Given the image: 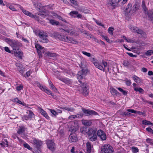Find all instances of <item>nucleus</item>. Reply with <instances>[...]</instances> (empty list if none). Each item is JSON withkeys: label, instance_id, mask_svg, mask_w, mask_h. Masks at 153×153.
I'll list each match as a JSON object with an SVG mask.
<instances>
[{"label": "nucleus", "instance_id": "f257e3e1", "mask_svg": "<svg viewBox=\"0 0 153 153\" xmlns=\"http://www.w3.org/2000/svg\"><path fill=\"white\" fill-rule=\"evenodd\" d=\"M88 72V70L83 69L79 71L77 75V78L81 84L77 90L85 96L88 95L89 93L88 85L87 82H84Z\"/></svg>", "mask_w": 153, "mask_h": 153}, {"label": "nucleus", "instance_id": "f03ea898", "mask_svg": "<svg viewBox=\"0 0 153 153\" xmlns=\"http://www.w3.org/2000/svg\"><path fill=\"white\" fill-rule=\"evenodd\" d=\"M54 36L55 37L58 38L60 40L65 42L74 44H77L78 42L76 40L71 37L64 36L58 32L55 33Z\"/></svg>", "mask_w": 153, "mask_h": 153}, {"label": "nucleus", "instance_id": "7ed1b4c3", "mask_svg": "<svg viewBox=\"0 0 153 153\" xmlns=\"http://www.w3.org/2000/svg\"><path fill=\"white\" fill-rule=\"evenodd\" d=\"M132 4L131 3H129L126 8V11L127 13H130L131 14L135 13L139 8L140 5L138 2H135V4L132 7Z\"/></svg>", "mask_w": 153, "mask_h": 153}, {"label": "nucleus", "instance_id": "20e7f679", "mask_svg": "<svg viewBox=\"0 0 153 153\" xmlns=\"http://www.w3.org/2000/svg\"><path fill=\"white\" fill-rule=\"evenodd\" d=\"M141 6L144 13L148 16L149 20L153 23V13L152 10H148L147 8L146 7L144 1H142Z\"/></svg>", "mask_w": 153, "mask_h": 153}, {"label": "nucleus", "instance_id": "39448f33", "mask_svg": "<svg viewBox=\"0 0 153 153\" xmlns=\"http://www.w3.org/2000/svg\"><path fill=\"white\" fill-rule=\"evenodd\" d=\"M113 148L109 144H105L101 148V153H113Z\"/></svg>", "mask_w": 153, "mask_h": 153}, {"label": "nucleus", "instance_id": "423d86ee", "mask_svg": "<svg viewBox=\"0 0 153 153\" xmlns=\"http://www.w3.org/2000/svg\"><path fill=\"white\" fill-rule=\"evenodd\" d=\"M39 36L40 39L41 41L43 43H46L48 42V40L47 37L48 36V34L42 31H39Z\"/></svg>", "mask_w": 153, "mask_h": 153}, {"label": "nucleus", "instance_id": "0eeeda50", "mask_svg": "<svg viewBox=\"0 0 153 153\" xmlns=\"http://www.w3.org/2000/svg\"><path fill=\"white\" fill-rule=\"evenodd\" d=\"M8 43L13 48V50H16L19 46V43L18 41L15 40H12L10 39H7Z\"/></svg>", "mask_w": 153, "mask_h": 153}, {"label": "nucleus", "instance_id": "6e6552de", "mask_svg": "<svg viewBox=\"0 0 153 153\" xmlns=\"http://www.w3.org/2000/svg\"><path fill=\"white\" fill-rule=\"evenodd\" d=\"M31 141L32 143L35 146V147L38 150L37 153L36 152V153H40L41 152L39 149L42 145V142L36 138H34L33 140H31Z\"/></svg>", "mask_w": 153, "mask_h": 153}, {"label": "nucleus", "instance_id": "1a4fd4ad", "mask_svg": "<svg viewBox=\"0 0 153 153\" xmlns=\"http://www.w3.org/2000/svg\"><path fill=\"white\" fill-rule=\"evenodd\" d=\"M82 110L83 113L87 116L93 115H97L98 114L97 112L92 110L86 109L84 108H82Z\"/></svg>", "mask_w": 153, "mask_h": 153}, {"label": "nucleus", "instance_id": "9d476101", "mask_svg": "<svg viewBox=\"0 0 153 153\" xmlns=\"http://www.w3.org/2000/svg\"><path fill=\"white\" fill-rule=\"evenodd\" d=\"M129 27L132 32L135 33H137L138 34L141 35L144 34V32L143 30L137 27L134 26L132 25H130L129 26Z\"/></svg>", "mask_w": 153, "mask_h": 153}, {"label": "nucleus", "instance_id": "9b49d317", "mask_svg": "<svg viewBox=\"0 0 153 153\" xmlns=\"http://www.w3.org/2000/svg\"><path fill=\"white\" fill-rule=\"evenodd\" d=\"M97 134L98 137L102 141L105 140L106 138V135L104 131L101 129L98 130Z\"/></svg>", "mask_w": 153, "mask_h": 153}, {"label": "nucleus", "instance_id": "f8f14e48", "mask_svg": "<svg viewBox=\"0 0 153 153\" xmlns=\"http://www.w3.org/2000/svg\"><path fill=\"white\" fill-rule=\"evenodd\" d=\"M93 120H82V125L85 126H90L91 125Z\"/></svg>", "mask_w": 153, "mask_h": 153}, {"label": "nucleus", "instance_id": "ddd939ff", "mask_svg": "<svg viewBox=\"0 0 153 153\" xmlns=\"http://www.w3.org/2000/svg\"><path fill=\"white\" fill-rule=\"evenodd\" d=\"M79 128V124L77 121L74 123L72 126L71 128V130L72 132H74L78 130Z\"/></svg>", "mask_w": 153, "mask_h": 153}, {"label": "nucleus", "instance_id": "4468645a", "mask_svg": "<svg viewBox=\"0 0 153 153\" xmlns=\"http://www.w3.org/2000/svg\"><path fill=\"white\" fill-rule=\"evenodd\" d=\"M48 148L51 151L54 150V143L51 140H49L47 142Z\"/></svg>", "mask_w": 153, "mask_h": 153}, {"label": "nucleus", "instance_id": "2eb2a0df", "mask_svg": "<svg viewBox=\"0 0 153 153\" xmlns=\"http://www.w3.org/2000/svg\"><path fill=\"white\" fill-rule=\"evenodd\" d=\"M69 140L71 142H75L77 140V138L75 134H71L69 136Z\"/></svg>", "mask_w": 153, "mask_h": 153}, {"label": "nucleus", "instance_id": "dca6fc26", "mask_svg": "<svg viewBox=\"0 0 153 153\" xmlns=\"http://www.w3.org/2000/svg\"><path fill=\"white\" fill-rule=\"evenodd\" d=\"M96 133H97V129H93L92 128H89L88 130L87 134L88 137L91 136Z\"/></svg>", "mask_w": 153, "mask_h": 153}, {"label": "nucleus", "instance_id": "f3484780", "mask_svg": "<svg viewBox=\"0 0 153 153\" xmlns=\"http://www.w3.org/2000/svg\"><path fill=\"white\" fill-rule=\"evenodd\" d=\"M25 131V128L24 126H19L18 128L17 133L19 134L22 135L23 134Z\"/></svg>", "mask_w": 153, "mask_h": 153}, {"label": "nucleus", "instance_id": "a211bd4d", "mask_svg": "<svg viewBox=\"0 0 153 153\" xmlns=\"http://www.w3.org/2000/svg\"><path fill=\"white\" fill-rule=\"evenodd\" d=\"M93 63L96 68L102 71H104V68L102 66L99 64L97 61H96L95 62H94Z\"/></svg>", "mask_w": 153, "mask_h": 153}, {"label": "nucleus", "instance_id": "6ab92c4d", "mask_svg": "<svg viewBox=\"0 0 153 153\" xmlns=\"http://www.w3.org/2000/svg\"><path fill=\"white\" fill-rule=\"evenodd\" d=\"M69 14L71 16H73L74 15H75L76 16V17L78 18H81L82 16L81 14H79L78 12L76 11H71L69 13Z\"/></svg>", "mask_w": 153, "mask_h": 153}, {"label": "nucleus", "instance_id": "aec40b11", "mask_svg": "<svg viewBox=\"0 0 153 153\" xmlns=\"http://www.w3.org/2000/svg\"><path fill=\"white\" fill-rule=\"evenodd\" d=\"M17 69L19 71L20 73L23 75V74L25 71V69L22 67V65L21 64H18L16 65Z\"/></svg>", "mask_w": 153, "mask_h": 153}, {"label": "nucleus", "instance_id": "412c9836", "mask_svg": "<svg viewBox=\"0 0 153 153\" xmlns=\"http://www.w3.org/2000/svg\"><path fill=\"white\" fill-rule=\"evenodd\" d=\"M86 151L88 153L91 152L92 148L91 146V143L89 142H87L86 144Z\"/></svg>", "mask_w": 153, "mask_h": 153}, {"label": "nucleus", "instance_id": "4be33fe9", "mask_svg": "<svg viewBox=\"0 0 153 153\" xmlns=\"http://www.w3.org/2000/svg\"><path fill=\"white\" fill-rule=\"evenodd\" d=\"M97 133L92 134L91 136L88 137V138L91 141H95L97 139Z\"/></svg>", "mask_w": 153, "mask_h": 153}, {"label": "nucleus", "instance_id": "5701e85b", "mask_svg": "<svg viewBox=\"0 0 153 153\" xmlns=\"http://www.w3.org/2000/svg\"><path fill=\"white\" fill-rule=\"evenodd\" d=\"M20 9L22 10V12H23V13L25 14L30 16H31L33 15V14L31 13L30 12H29L28 11L24 10L23 7H20Z\"/></svg>", "mask_w": 153, "mask_h": 153}, {"label": "nucleus", "instance_id": "b1692460", "mask_svg": "<svg viewBox=\"0 0 153 153\" xmlns=\"http://www.w3.org/2000/svg\"><path fill=\"white\" fill-rule=\"evenodd\" d=\"M110 90L111 94L113 96L117 95L120 94L116 89L113 88H111Z\"/></svg>", "mask_w": 153, "mask_h": 153}, {"label": "nucleus", "instance_id": "393cba45", "mask_svg": "<svg viewBox=\"0 0 153 153\" xmlns=\"http://www.w3.org/2000/svg\"><path fill=\"white\" fill-rule=\"evenodd\" d=\"M49 23L52 25H59V22L53 19H49Z\"/></svg>", "mask_w": 153, "mask_h": 153}, {"label": "nucleus", "instance_id": "a878e982", "mask_svg": "<svg viewBox=\"0 0 153 153\" xmlns=\"http://www.w3.org/2000/svg\"><path fill=\"white\" fill-rule=\"evenodd\" d=\"M80 131L82 134H87V128L85 127H83L81 128L80 129Z\"/></svg>", "mask_w": 153, "mask_h": 153}, {"label": "nucleus", "instance_id": "bb28decb", "mask_svg": "<svg viewBox=\"0 0 153 153\" xmlns=\"http://www.w3.org/2000/svg\"><path fill=\"white\" fill-rule=\"evenodd\" d=\"M134 91H138L141 94H143L144 92V90L141 88H134Z\"/></svg>", "mask_w": 153, "mask_h": 153}, {"label": "nucleus", "instance_id": "cd10ccee", "mask_svg": "<svg viewBox=\"0 0 153 153\" xmlns=\"http://www.w3.org/2000/svg\"><path fill=\"white\" fill-rule=\"evenodd\" d=\"M47 55L48 56L53 58L56 57L57 56V55L56 53L50 52H48Z\"/></svg>", "mask_w": 153, "mask_h": 153}, {"label": "nucleus", "instance_id": "c85d7f7f", "mask_svg": "<svg viewBox=\"0 0 153 153\" xmlns=\"http://www.w3.org/2000/svg\"><path fill=\"white\" fill-rule=\"evenodd\" d=\"M64 31L67 32L68 33H69V35H73L75 34V32L72 30H69V29H67V30H64L62 29Z\"/></svg>", "mask_w": 153, "mask_h": 153}, {"label": "nucleus", "instance_id": "c756f323", "mask_svg": "<svg viewBox=\"0 0 153 153\" xmlns=\"http://www.w3.org/2000/svg\"><path fill=\"white\" fill-rule=\"evenodd\" d=\"M35 48H36L37 51H40V50H42L43 48L42 46L39 44L37 43H36L35 44Z\"/></svg>", "mask_w": 153, "mask_h": 153}, {"label": "nucleus", "instance_id": "7c9ffc66", "mask_svg": "<svg viewBox=\"0 0 153 153\" xmlns=\"http://www.w3.org/2000/svg\"><path fill=\"white\" fill-rule=\"evenodd\" d=\"M133 79L136 83H140L141 82V79L136 76H134L133 77Z\"/></svg>", "mask_w": 153, "mask_h": 153}, {"label": "nucleus", "instance_id": "2f4dec72", "mask_svg": "<svg viewBox=\"0 0 153 153\" xmlns=\"http://www.w3.org/2000/svg\"><path fill=\"white\" fill-rule=\"evenodd\" d=\"M142 123L143 124L145 125H150L152 126H153V123H151L150 121L144 120H143Z\"/></svg>", "mask_w": 153, "mask_h": 153}, {"label": "nucleus", "instance_id": "473e14b6", "mask_svg": "<svg viewBox=\"0 0 153 153\" xmlns=\"http://www.w3.org/2000/svg\"><path fill=\"white\" fill-rule=\"evenodd\" d=\"M63 109H65L68 111H70L71 112H73L74 111V109L73 108H70L68 107H64L62 108Z\"/></svg>", "mask_w": 153, "mask_h": 153}, {"label": "nucleus", "instance_id": "72a5a7b5", "mask_svg": "<svg viewBox=\"0 0 153 153\" xmlns=\"http://www.w3.org/2000/svg\"><path fill=\"white\" fill-rule=\"evenodd\" d=\"M60 79L61 81H63V82H64L65 83L67 84H69L71 82L70 80L68 79Z\"/></svg>", "mask_w": 153, "mask_h": 153}, {"label": "nucleus", "instance_id": "f704fd0d", "mask_svg": "<svg viewBox=\"0 0 153 153\" xmlns=\"http://www.w3.org/2000/svg\"><path fill=\"white\" fill-rule=\"evenodd\" d=\"M16 55H17L18 57L22 58L23 55V53L21 51H18V52H16Z\"/></svg>", "mask_w": 153, "mask_h": 153}, {"label": "nucleus", "instance_id": "c9c22d12", "mask_svg": "<svg viewBox=\"0 0 153 153\" xmlns=\"http://www.w3.org/2000/svg\"><path fill=\"white\" fill-rule=\"evenodd\" d=\"M114 28L112 27H109L108 30V33L111 35H112L113 34Z\"/></svg>", "mask_w": 153, "mask_h": 153}, {"label": "nucleus", "instance_id": "e433bc0d", "mask_svg": "<svg viewBox=\"0 0 153 153\" xmlns=\"http://www.w3.org/2000/svg\"><path fill=\"white\" fill-rule=\"evenodd\" d=\"M39 87L42 90L44 91L45 92L46 91V90L47 89L46 87H44L40 84H39Z\"/></svg>", "mask_w": 153, "mask_h": 153}, {"label": "nucleus", "instance_id": "4c0bfd02", "mask_svg": "<svg viewBox=\"0 0 153 153\" xmlns=\"http://www.w3.org/2000/svg\"><path fill=\"white\" fill-rule=\"evenodd\" d=\"M132 150L133 153H136L138 152V149L136 147L133 146L131 148Z\"/></svg>", "mask_w": 153, "mask_h": 153}, {"label": "nucleus", "instance_id": "58836bf2", "mask_svg": "<svg viewBox=\"0 0 153 153\" xmlns=\"http://www.w3.org/2000/svg\"><path fill=\"white\" fill-rule=\"evenodd\" d=\"M30 17L34 18L35 20L37 21L38 22H39V17L37 16L34 15L33 14L32 16Z\"/></svg>", "mask_w": 153, "mask_h": 153}, {"label": "nucleus", "instance_id": "ea45409f", "mask_svg": "<svg viewBox=\"0 0 153 153\" xmlns=\"http://www.w3.org/2000/svg\"><path fill=\"white\" fill-rule=\"evenodd\" d=\"M109 4L114 7V9L115 8V7L117 5V3H116L113 2V0H110L109 1Z\"/></svg>", "mask_w": 153, "mask_h": 153}, {"label": "nucleus", "instance_id": "a19ab883", "mask_svg": "<svg viewBox=\"0 0 153 153\" xmlns=\"http://www.w3.org/2000/svg\"><path fill=\"white\" fill-rule=\"evenodd\" d=\"M23 146L25 148L29 150H31L32 149V148L27 143H24Z\"/></svg>", "mask_w": 153, "mask_h": 153}, {"label": "nucleus", "instance_id": "79ce46f5", "mask_svg": "<svg viewBox=\"0 0 153 153\" xmlns=\"http://www.w3.org/2000/svg\"><path fill=\"white\" fill-rule=\"evenodd\" d=\"M123 64L124 66L127 67L130 64L129 62L126 60L124 61Z\"/></svg>", "mask_w": 153, "mask_h": 153}, {"label": "nucleus", "instance_id": "37998d69", "mask_svg": "<svg viewBox=\"0 0 153 153\" xmlns=\"http://www.w3.org/2000/svg\"><path fill=\"white\" fill-rule=\"evenodd\" d=\"M45 92L48 94L51 95L53 97L54 96L53 94L52 93L51 91L50 90L48 89H47V90H46Z\"/></svg>", "mask_w": 153, "mask_h": 153}, {"label": "nucleus", "instance_id": "c03bdc74", "mask_svg": "<svg viewBox=\"0 0 153 153\" xmlns=\"http://www.w3.org/2000/svg\"><path fill=\"white\" fill-rule=\"evenodd\" d=\"M153 53V51L152 50H150L147 51L145 53V54L147 56H150Z\"/></svg>", "mask_w": 153, "mask_h": 153}, {"label": "nucleus", "instance_id": "a18cd8bd", "mask_svg": "<svg viewBox=\"0 0 153 153\" xmlns=\"http://www.w3.org/2000/svg\"><path fill=\"white\" fill-rule=\"evenodd\" d=\"M42 13H39L38 14V15H40L43 18H44L46 16H47L48 15L47 14H45L44 13H45L43 11L42 12Z\"/></svg>", "mask_w": 153, "mask_h": 153}, {"label": "nucleus", "instance_id": "49530a36", "mask_svg": "<svg viewBox=\"0 0 153 153\" xmlns=\"http://www.w3.org/2000/svg\"><path fill=\"white\" fill-rule=\"evenodd\" d=\"M82 53L84 55L86 56H87L90 57L91 56V54L90 53H88L86 51H82Z\"/></svg>", "mask_w": 153, "mask_h": 153}, {"label": "nucleus", "instance_id": "de8ad7c7", "mask_svg": "<svg viewBox=\"0 0 153 153\" xmlns=\"http://www.w3.org/2000/svg\"><path fill=\"white\" fill-rule=\"evenodd\" d=\"M2 142L6 146H8V142L7 139H3Z\"/></svg>", "mask_w": 153, "mask_h": 153}, {"label": "nucleus", "instance_id": "09e8293b", "mask_svg": "<svg viewBox=\"0 0 153 153\" xmlns=\"http://www.w3.org/2000/svg\"><path fill=\"white\" fill-rule=\"evenodd\" d=\"M80 32L82 33H83L84 34H86L87 36H89L90 34L87 31H86L82 29L80 30Z\"/></svg>", "mask_w": 153, "mask_h": 153}, {"label": "nucleus", "instance_id": "8fccbe9b", "mask_svg": "<svg viewBox=\"0 0 153 153\" xmlns=\"http://www.w3.org/2000/svg\"><path fill=\"white\" fill-rule=\"evenodd\" d=\"M51 87V88L53 91L54 92H56L57 89L55 87V86L53 85V84L51 85H50Z\"/></svg>", "mask_w": 153, "mask_h": 153}, {"label": "nucleus", "instance_id": "3c124183", "mask_svg": "<svg viewBox=\"0 0 153 153\" xmlns=\"http://www.w3.org/2000/svg\"><path fill=\"white\" fill-rule=\"evenodd\" d=\"M76 115V118H81L83 116L84 114L82 113H81Z\"/></svg>", "mask_w": 153, "mask_h": 153}, {"label": "nucleus", "instance_id": "603ef678", "mask_svg": "<svg viewBox=\"0 0 153 153\" xmlns=\"http://www.w3.org/2000/svg\"><path fill=\"white\" fill-rule=\"evenodd\" d=\"M50 110L51 113L54 116H56L58 114L57 112L54 110L50 109Z\"/></svg>", "mask_w": 153, "mask_h": 153}, {"label": "nucleus", "instance_id": "864d4df0", "mask_svg": "<svg viewBox=\"0 0 153 153\" xmlns=\"http://www.w3.org/2000/svg\"><path fill=\"white\" fill-rule=\"evenodd\" d=\"M57 18L59 19V20L62 21L63 22H65L67 23V22L66 20L63 19L61 16L58 15L57 16Z\"/></svg>", "mask_w": 153, "mask_h": 153}, {"label": "nucleus", "instance_id": "5fc2aeb1", "mask_svg": "<svg viewBox=\"0 0 153 153\" xmlns=\"http://www.w3.org/2000/svg\"><path fill=\"white\" fill-rule=\"evenodd\" d=\"M23 86L22 85H20L19 86L16 87V89L18 91H20L23 89Z\"/></svg>", "mask_w": 153, "mask_h": 153}, {"label": "nucleus", "instance_id": "6e6d98bb", "mask_svg": "<svg viewBox=\"0 0 153 153\" xmlns=\"http://www.w3.org/2000/svg\"><path fill=\"white\" fill-rule=\"evenodd\" d=\"M126 53L128 54L130 56L132 57H136L137 56L136 55H134L131 53Z\"/></svg>", "mask_w": 153, "mask_h": 153}, {"label": "nucleus", "instance_id": "4d7b16f0", "mask_svg": "<svg viewBox=\"0 0 153 153\" xmlns=\"http://www.w3.org/2000/svg\"><path fill=\"white\" fill-rule=\"evenodd\" d=\"M127 111L129 112V113L130 112L131 113L137 114V111L134 109H128L127 110Z\"/></svg>", "mask_w": 153, "mask_h": 153}, {"label": "nucleus", "instance_id": "13d9d810", "mask_svg": "<svg viewBox=\"0 0 153 153\" xmlns=\"http://www.w3.org/2000/svg\"><path fill=\"white\" fill-rule=\"evenodd\" d=\"M71 2L75 5H76L77 4V2L76 0H70Z\"/></svg>", "mask_w": 153, "mask_h": 153}, {"label": "nucleus", "instance_id": "bf43d9fd", "mask_svg": "<svg viewBox=\"0 0 153 153\" xmlns=\"http://www.w3.org/2000/svg\"><path fill=\"white\" fill-rule=\"evenodd\" d=\"M122 115H124L125 116H128L132 115V114H131L128 112H122Z\"/></svg>", "mask_w": 153, "mask_h": 153}, {"label": "nucleus", "instance_id": "052dcab7", "mask_svg": "<svg viewBox=\"0 0 153 153\" xmlns=\"http://www.w3.org/2000/svg\"><path fill=\"white\" fill-rule=\"evenodd\" d=\"M102 37L104 38L107 42L109 43H110V40L109 38L106 36H102Z\"/></svg>", "mask_w": 153, "mask_h": 153}, {"label": "nucleus", "instance_id": "680f3d73", "mask_svg": "<svg viewBox=\"0 0 153 153\" xmlns=\"http://www.w3.org/2000/svg\"><path fill=\"white\" fill-rule=\"evenodd\" d=\"M146 130L148 132L153 134V130L150 128L148 127L146 128Z\"/></svg>", "mask_w": 153, "mask_h": 153}, {"label": "nucleus", "instance_id": "e2e57ef3", "mask_svg": "<svg viewBox=\"0 0 153 153\" xmlns=\"http://www.w3.org/2000/svg\"><path fill=\"white\" fill-rule=\"evenodd\" d=\"M131 83V82L130 80H127L126 81V84L128 86H130Z\"/></svg>", "mask_w": 153, "mask_h": 153}, {"label": "nucleus", "instance_id": "0e129e2a", "mask_svg": "<svg viewBox=\"0 0 153 153\" xmlns=\"http://www.w3.org/2000/svg\"><path fill=\"white\" fill-rule=\"evenodd\" d=\"M147 143L152 144L153 141L152 140L149 138H147L146 140Z\"/></svg>", "mask_w": 153, "mask_h": 153}, {"label": "nucleus", "instance_id": "69168bd1", "mask_svg": "<svg viewBox=\"0 0 153 153\" xmlns=\"http://www.w3.org/2000/svg\"><path fill=\"white\" fill-rule=\"evenodd\" d=\"M4 49L6 52L10 53H11V51L9 50L8 47H5L4 48Z\"/></svg>", "mask_w": 153, "mask_h": 153}, {"label": "nucleus", "instance_id": "338daca9", "mask_svg": "<svg viewBox=\"0 0 153 153\" xmlns=\"http://www.w3.org/2000/svg\"><path fill=\"white\" fill-rule=\"evenodd\" d=\"M76 118V115H71L69 116L68 119H71V120H72L73 119H75Z\"/></svg>", "mask_w": 153, "mask_h": 153}, {"label": "nucleus", "instance_id": "774afa93", "mask_svg": "<svg viewBox=\"0 0 153 153\" xmlns=\"http://www.w3.org/2000/svg\"><path fill=\"white\" fill-rule=\"evenodd\" d=\"M12 137L14 139L17 138L19 140H20L19 138L17 137L16 134H13L12 135Z\"/></svg>", "mask_w": 153, "mask_h": 153}]
</instances>
